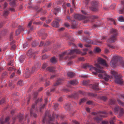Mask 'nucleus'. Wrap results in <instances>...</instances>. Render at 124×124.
<instances>
[{
	"instance_id": "nucleus-52",
	"label": "nucleus",
	"mask_w": 124,
	"mask_h": 124,
	"mask_svg": "<svg viewBox=\"0 0 124 124\" xmlns=\"http://www.w3.org/2000/svg\"><path fill=\"white\" fill-rule=\"evenodd\" d=\"M17 74H20V71L19 70H18L17 71Z\"/></svg>"
},
{
	"instance_id": "nucleus-59",
	"label": "nucleus",
	"mask_w": 124,
	"mask_h": 124,
	"mask_svg": "<svg viewBox=\"0 0 124 124\" xmlns=\"http://www.w3.org/2000/svg\"><path fill=\"white\" fill-rule=\"evenodd\" d=\"M87 104H90L91 103V102L90 101H88L87 102Z\"/></svg>"
},
{
	"instance_id": "nucleus-26",
	"label": "nucleus",
	"mask_w": 124,
	"mask_h": 124,
	"mask_svg": "<svg viewBox=\"0 0 124 124\" xmlns=\"http://www.w3.org/2000/svg\"><path fill=\"white\" fill-rule=\"evenodd\" d=\"M108 20L112 22L114 24H115V22L113 19L109 18V19H108Z\"/></svg>"
},
{
	"instance_id": "nucleus-44",
	"label": "nucleus",
	"mask_w": 124,
	"mask_h": 124,
	"mask_svg": "<svg viewBox=\"0 0 124 124\" xmlns=\"http://www.w3.org/2000/svg\"><path fill=\"white\" fill-rule=\"evenodd\" d=\"M67 5L68 7H70L71 6L70 5V3H68L67 4Z\"/></svg>"
},
{
	"instance_id": "nucleus-21",
	"label": "nucleus",
	"mask_w": 124,
	"mask_h": 124,
	"mask_svg": "<svg viewBox=\"0 0 124 124\" xmlns=\"http://www.w3.org/2000/svg\"><path fill=\"white\" fill-rule=\"evenodd\" d=\"M119 107H116L114 109V111L115 112H117L118 111V110L119 109Z\"/></svg>"
},
{
	"instance_id": "nucleus-15",
	"label": "nucleus",
	"mask_w": 124,
	"mask_h": 124,
	"mask_svg": "<svg viewBox=\"0 0 124 124\" xmlns=\"http://www.w3.org/2000/svg\"><path fill=\"white\" fill-rule=\"evenodd\" d=\"M67 75L68 76L72 77L74 75V74L71 72H69L67 73Z\"/></svg>"
},
{
	"instance_id": "nucleus-32",
	"label": "nucleus",
	"mask_w": 124,
	"mask_h": 124,
	"mask_svg": "<svg viewBox=\"0 0 124 124\" xmlns=\"http://www.w3.org/2000/svg\"><path fill=\"white\" fill-rule=\"evenodd\" d=\"M117 101L118 103L121 105H122L123 104V103L121 102L120 100H117Z\"/></svg>"
},
{
	"instance_id": "nucleus-55",
	"label": "nucleus",
	"mask_w": 124,
	"mask_h": 124,
	"mask_svg": "<svg viewBox=\"0 0 124 124\" xmlns=\"http://www.w3.org/2000/svg\"><path fill=\"white\" fill-rule=\"evenodd\" d=\"M68 106L67 105H66V106H65L64 107H65V108L66 109H68V108H67V107H68Z\"/></svg>"
},
{
	"instance_id": "nucleus-42",
	"label": "nucleus",
	"mask_w": 124,
	"mask_h": 124,
	"mask_svg": "<svg viewBox=\"0 0 124 124\" xmlns=\"http://www.w3.org/2000/svg\"><path fill=\"white\" fill-rule=\"evenodd\" d=\"M86 109L87 111L88 112H90V109L88 108H86Z\"/></svg>"
},
{
	"instance_id": "nucleus-30",
	"label": "nucleus",
	"mask_w": 124,
	"mask_h": 124,
	"mask_svg": "<svg viewBox=\"0 0 124 124\" xmlns=\"http://www.w3.org/2000/svg\"><path fill=\"white\" fill-rule=\"evenodd\" d=\"M47 70L49 71H52V68L50 67H48L47 69Z\"/></svg>"
},
{
	"instance_id": "nucleus-48",
	"label": "nucleus",
	"mask_w": 124,
	"mask_h": 124,
	"mask_svg": "<svg viewBox=\"0 0 124 124\" xmlns=\"http://www.w3.org/2000/svg\"><path fill=\"white\" fill-rule=\"evenodd\" d=\"M30 51H28V53H27V54L28 56H29L30 55Z\"/></svg>"
},
{
	"instance_id": "nucleus-25",
	"label": "nucleus",
	"mask_w": 124,
	"mask_h": 124,
	"mask_svg": "<svg viewBox=\"0 0 124 124\" xmlns=\"http://www.w3.org/2000/svg\"><path fill=\"white\" fill-rule=\"evenodd\" d=\"M120 110V115H121L124 113V110L122 108H121Z\"/></svg>"
},
{
	"instance_id": "nucleus-46",
	"label": "nucleus",
	"mask_w": 124,
	"mask_h": 124,
	"mask_svg": "<svg viewBox=\"0 0 124 124\" xmlns=\"http://www.w3.org/2000/svg\"><path fill=\"white\" fill-rule=\"evenodd\" d=\"M110 124H114V121L112 120L110 122Z\"/></svg>"
},
{
	"instance_id": "nucleus-3",
	"label": "nucleus",
	"mask_w": 124,
	"mask_h": 124,
	"mask_svg": "<svg viewBox=\"0 0 124 124\" xmlns=\"http://www.w3.org/2000/svg\"><path fill=\"white\" fill-rule=\"evenodd\" d=\"M110 31L111 34H113V35L111 36L110 38L108 39L107 41L108 42H112L115 41L116 39V36L117 34L116 31L114 29H112Z\"/></svg>"
},
{
	"instance_id": "nucleus-34",
	"label": "nucleus",
	"mask_w": 124,
	"mask_h": 124,
	"mask_svg": "<svg viewBox=\"0 0 124 124\" xmlns=\"http://www.w3.org/2000/svg\"><path fill=\"white\" fill-rule=\"evenodd\" d=\"M8 64L9 65H13V61H11L8 63Z\"/></svg>"
},
{
	"instance_id": "nucleus-4",
	"label": "nucleus",
	"mask_w": 124,
	"mask_h": 124,
	"mask_svg": "<svg viewBox=\"0 0 124 124\" xmlns=\"http://www.w3.org/2000/svg\"><path fill=\"white\" fill-rule=\"evenodd\" d=\"M98 63L106 67L108 66V65L106 63L105 61L102 59L100 58H99L98 59Z\"/></svg>"
},
{
	"instance_id": "nucleus-29",
	"label": "nucleus",
	"mask_w": 124,
	"mask_h": 124,
	"mask_svg": "<svg viewBox=\"0 0 124 124\" xmlns=\"http://www.w3.org/2000/svg\"><path fill=\"white\" fill-rule=\"evenodd\" d=\"M8 13V12L7 11H5L4 13V15L5 16H7Z\"/></svg>"
},
{
	"instance_id": "nucleus-37",
	"label": "nucleus",
	"mask_w": 124,
	"mask_h": 124,
	"mask_svg": "<svg viewBox=\"0 0 124 124\" xmlns=\"http://www.w3.org/2000/svg\"><path fill=\"white\" fill-rule=\"evenodd\" d=\"M78 46L79 47L81 48H82L83 47L81 43H79L78 44Z\"/></svg>"
},
{
	"instance_id": "nucleus-56",
	"label": "nucleus",
	"mask_w": 124,
	"mask_h": 124,
	"mask_svg": "<svg viewBox=\"0 0 124 124\" xmlns=\"http://www.w3.org/2000/svg\"><path fill=\"white\" fill-rule=\"evenodd\" d=\"M40 19L41 20H42V21H44V19H45V18H40Z\"/></svg>"
},
{
	"instance_id": "nucleus-39",
	"label": "nucleus",
	"mask_w": 124,
	"mask_h": 124,
	"mask_svg": "<svg viewBox=\"0 0 124 124\" xmlns=\"http://www.w3.org/2000/svg\"><path fill=\"white\" fill-rule=\"evenodd\" d=\"M55 10L56 11H57V12H58L59 11V12L60 11V9L59 8H57V9L56 8L55 9Z\"/></svg>"
},
{
	"instance_id": "nucleus-51",
	"label": "nucleus",
	"mask_w": 124,
	"mask_h": 124,
	"mask_svg": "<svg viewBox=\"0 0 124 124\" xmlns=\"http://www.w3.org/2000/svg\"><path fill=\"white\" fill-rule=\"evenodd\" d=\"M65 25L67 27H68L69 26V25L68 24L66 23L65 24Z\"/></svg>"
},
{
	"instance_id": "nucleus-43",
	"label": "nucleus",
	"mask_w": 124,
	"mask_h": 124,
	"mask_svg": "<svg viewBox=\"0 0 124 124\" xmlns=\"http://www.w3.org/2000/svg\"><path fill=\"white\" fill-rule=\"evenodd\" d=\"M4 6L5 7H6L7 6V3H5L4 4Z\"/></svg>"
},
{
	"instance_id": "nucleus-28",
	"label": "nucleus",
	"mask_w": 124,
	"mask_h": 124,
	"mask_svg": "<svg viewBox=\"0 0 124 124\" xmlns=\"http://www.w3.org/2000/svg\"><path fill=\"white\" fill-rule=\"evenodd\" d=\"M16 34L17 35L19 34L20 33V31L18 30H17L16 31Z\"/></svg>"
},
{
	"instance_id": "nucleus-35",
	"label": "nucleus",
	"mask_w": 124,
	"mask_h": 124,
	"mask_svg": "<svg viewBox=\"0 0 124 124\" xmlns=\"http://www.w3.org/2000/svg\"><path fill=\"white\" fill-rule=\"evenodd\" d=\"M47 57V56L46 55H43L42 57V59H44Z\"/></svg>"
},
{
	"instance_id": "nucleus-62",
	"label": "nucleus",
	"mask_w": 124,
	"mask_h": 124,
	"mask_svg": "<svg viewBox=\"0 0 124 124\" xmlns=\"http://www.w3.org/2000/svg\"><path fill=\"white\" fill-rule=\"evenodd\" d=\"M15 45H13L12 47V48H13H13H14V49H15Z\"/></svg>"
},
{
	"instance_id": "nucleus-24",
	"label": "nucleus",
	"mask_w": 124,
	"mask_h": 124,
	"mask_svg": "<svg viewBox=\"0 0 124 124\" xmlns=\"http://www.w3.org/2000/svg\"><path fill=\"white\" fill-rule=\"evenodd\" d=\"M86 101V99H83L81 100L80 101L79 103L80 104H81L83 102H84Z\"/></svg>"
},
{
	"instance_id": "nucleus-13",
	"label": "nucleus",
	"mask_w": 124,
	"mask_h": 124,
	"mask_svg": "<svg viewBox=\"0 0 124 124\" xmlns=\"http://www.w3.org/2000/svg\"><path fill=\"white\" fill-rule=\"evenodd\" d=\"M51 61L53 63H55L57 62V59L54 57H52L51 59Z\"/></svg>"
},
{
	"instance_id": "nucleus-64",
	"label": "nucleus",
	"mask_w": 124,
	"mask_h": 124,
	"mask_svg": "<svg viewBox=\"0 0 124 124\" xmlns=\"http://www.w3.org/2000/svg\"><path fill=\"white\" fill-rule=\"evenodd\" d=\"M122 65L124 67V62H123L122 63Z\"/></svg>"
},
{
	"instance_id": "nucleus-63",
	"label": "nucleus",
	"mask_w": 124,
	"mask_h": 124,
	"mask_svg": "<svg viewBox=\"0 0 124 124\" xmlns=\"http://www.w3.org/2000/svg\"><path fill=\"white\" fill-rule=\"evenodd\" d=\"M121 4H124V1H122L121 2Z\"/></svg>"
},
{
	"instance_id": "nucleus-54",
	"label": "nucleus",
	"mask_w": 124,
	"mask_h": 124,
	"mask_svg": "<svg viewBox=\"0 0 124 124\" xmlns=\"http://www.w3.org/2000/svg\"><path fill=\"white\" fill-rule=\"evenodd\" d=\"M43 42H41L40 43V46H42L43 45Z\"/></svg>"
},
{
	"instance_id": "nucleus-53",
	"label": "nucleus",
	"mask_w": 124,
	"mask_h": 124,
	"mask_svg": "<svg viewBox=\"0 0 124 124\" xmlns=\"http://www.w3.org/2000/svg\"><path fill=\"white\" fill-rule=\"evenodd\" d=\"M64 30V28H61L59 29V30L60 31H62Z\"/></svg>"
},
{
	"instance_id": "nucleus-6",
	"label": "nucleus",
	"mask_w": 124,
	"mask_h": 124,
	"mask_svg": "<svg viewBox=\"0 0 124 124\" xmlns=\"http://www.w3.org/2000/svg\"><path fill=\"white\" fill-rule=\"evenodd\" d=\"M115 82L118 84L121 85L123 83L122 80L121 78H118L116 77L115 79Z\"/></svg>"
},
{
	"instance_id": "nucleus-1",
	"label": "nucleus",
	"mask_w": 124,
	"mask_h": 124,
	"mask_svg": "<svg viewBox=\"0 0 124 124\" xmlns=\"http://www.w3.org/2000/svg\"><path fill=\"white\" fill-rule=\"evenodd\" d=\"M95 66L97 67V68L93 67L92 65H85V66L84 67V68H88L90 70H94L97 72L102 73V74H99L98 76L100 78L103 79V77L104 76V74L105 73L101 69H101L102 68L100 67L99 65L98 64H95Z\"/></svg>"
},
{
	"instance_id": "nucleus-2",
	"label": "nucleus",
	"mask_w": 124,
	"mask_h": 124,
	"mask_svg": "<svg viewBox=\"0 0 124 124\" xmlns=\"http://www.w3.org/2000/svg\"><path fill=\"white\" fill-rule=\"evenodd\" d=\"M88 50V49H84L83 51H84V52L81 53L79 50L78 49H75L73 50H70V51L65 52H63L62 54L60 55V57L62 58V57L65 54L68 55L69 54H71L75 53L76 54H81L82 55H85L86 54H87L86 52Z\"/></svg>"
},
{
	"instance_id": "nucleus-20",
	"label": "nucleus",
	"mask_w": 124,
	"mask_h": 124,
	"mask_svg": "<svg viewBox=\"0 0 124 124\" xmlns=\"http://www.w3.org/2000/svg\"><path fill=\"white\" fill-rule=\"evenodd\" d=\"M95 50L97 52H99L101 51L100 49L98 47L96 48L95 49Z\"/></svg>"
},
{
	"instance_id": "nucleus-57",
	"label": "nucleus",
	"mask_w": 124,
	"mask_h": 124,
	"mask_svg": "<svg viewBox=\"0 0 124 124\" xmlns=\"http://www.w3.org/2000/svg\"><path fill=\"white\" fill-rule=\"evenodd\" d=\"M74 0H72V4L73 5H74Z\"/></svg>"
},
{
	"instance_id": "nucleus-40",
	"label": "nucleus",
	"mask_w": 124,
	"mask_h": 124,
	"mask_svg": "<svg viewBox=\"0 0 124 124\" xmlns=\"http://www.w3.org/2000/svg\"><path fill=\"white\" fill-rule=\"evenodd\" d=\"M31 24H32V22L31 21L28 24V26L29 27H30L31 26Z\"/></svg>"
},
{
	"instance_id": "nucleus-36",
	"label": "nucleus",
	"mask_w": 124,
	"mask_h": 124,
	"mask_svg": "<svg viewBox=\"0 0 124 124\" xmlns=\"http://www.w3.org/2000/svg\"><path fill=\"white\" fill-rule=\"evenodd\" d=\"M73 122L75 124H79L78 122L76 120H74L73 121Z\"/></svg>"
},
{
	"instance_id": "nucleus-16",
	"label": "nucleus",
	"mask_w": 124,
	"mask_h": 124,
	"mask_svg": "<svg viewBox=\"0 0 124 124\" xmlns=\"http://www.w3.org/2000/svg\"><path fill=\"white\" fill-rule=\"evenodd\" d=\"M98 85L99 84L98 83H97L96 85H94L92 87L95 90H98Z\"/></svg>"
},
{
	"instance_id": "nucleus-60",
	"label": "nucleus",
	"mask_w": 124,
	"mask_h": 124,
	"mask_svg": "<svg viewBox=\"0 0 124 124\" xmlns=\"http://www.w3.org/2000/svg\"><path fill=\"white\" fill-rule=\"evenodd\" d=\"M82 12L83 14H86V13H85V12L84 11H82Z\"/></svg>"
},
{
	"instance_id": "nucleus-8",
	"label": "nucleus",
	"mask_w": 124,
	"mask_h": 124,
	"mask_svg": "<svg viewBox=\"0 0 124 124\" xmlns=\"http://www.w3.org/2000/svg\"><path fill=\"white\" fill-rule=\"evenodd\" d=\"M52 26L55 27H57L59 26V23L55 21L52 24Z\"/></svg>"
},
{
	"instance_id": "nucleus-33",
	"label": "nucleus",
	"mask_w": 124,
	"mask_h": 124,
	"mask_svg": "<svg viewBox=\"0 0 124 124\" xmlns=\"http://www.w3.org/2000/svg\"><path fill=\"white\" fill-rule=\"evenodd\" d=\"M27 43H25L23 45V47L24 48H25L27 47Z\"/></svg>"
},
{
	"instance_id": "nucleus-14",
	"label": "nucleus",
	"mask_w": 124,
	"mask_h": 124,
	"mask_svg": "<svg viewBox=\"0 0 124 124\" xmlns=\"http://www.w3.org/2000/svg\"><path fill=\"white\" fill-rule=\"evenodd\" d=\"M118 20L120 22H123L124 21V18L123 16H120L118 17Z\"/></svg>"
},
{
	"instance_id": "nucleus-5",
	"label": "nucleus",
	"mask_w": 124,
	"mask_h": 124,
	"mask_svg": "<svg viewBox=\"0 0 124 124\" xmlns=\"http://www.w3.org/2000/svg\"><path fill=\"white\" fill-rule=\"evenodd\" d=\"M115 57H114L113 59L110 62V65L113 67H116L117 61L115 59Z\"/></svg>"
},
{
	"instance_id": "nucleus-49",
	"label": "nucleus",
	"mask_w": 124,
	"mask_h": 124,
	"mask_svg": "<svg viewBox=\"0 0 124 124\" xmlns=\"http://www.w3.org/2000/svg\"><path fill=\"white\" fill-rule=\"evenodd\" d=\"M55 76L54 75H53L51 76L50 77V78L52 79L54 77H55Z\"/></svg>"
},
{
	"instance_id": "nucleus-17",
	"label": "nucleus",
	"mask_w": 124,
	"mask_h": 124,
	"mask_svg": "<svg viewBox=\"0 0 124 124\" xmlns=\"http://www.w3.org/2000/svg\"><path fill=\"white\" fill-rule=\"evenodd\" d=\"M111 74L115 76H116V75L117 74V72L114 70H112L111 71Z\"/></svg>"
},
{
	"instance_id": "nucleus-61",
	"label": "nucleus",
	"mask_w": 124,
	"mask_h": 124,
	"mask_svg": "<svg viewBox=\"0 0 124 124\" xmlns=\"http://www.w3.org/2000/svg\"><path fill=\"white\" fill-rule=\"evenodd\" d=\"M94 73V74L95 75H96L97 74V73L96 72H93Z\"/></svg>"
},
{
	"instance_id": "nucleus-45",
	"label": "nucleus",
	"mask_w": 124,
	"mask_h": 124,
	"mask_svg": "<svg viewBox=\"0 0 124 124\" xmlns=\"http://www.w3.org/2000/svg\"><path fill=\"white\" fill-rule=\"evenodd\" d=\"M62 100V99L61 98H60L58 100V101H61Z\"/></svg>"
},
{
	"instance_id": "nucleus-10",
	"label": "nucleus",
	"mask_w": 124,
	"mask_h": 124,
	"mask_svg": "<svg viewBox=\"0 0 124 124\" xmlns=\"http://www.w3.org/2000/svg\"><path fill=\"white\" fill-rule=\"evenodd\" d=\"M83 15H79V14H77L75 16V18L78 19H79L80 18L84 19L85 18V17H82V16Z\"/></svg>"
},
{
	"instance_id": "nucleus-58",
	"label": "nucleus",
	"mask_w": 124,
	"mask_h": 124,
	"mask_svg": "<svg viewBox=\"0 0 124 124\" xmlns=\"http://www.w3.org/2000/svg\"><path fill=\"white\" fill-rule=\"evenodd\" d=\"M15 75V73H13L11 75V77H13V76L14 75Z\"/></svg>"
},
{
	"instance_id": "nucleus-22",
	"label": "nucleus",
	"mask_w": 124,
	"mask_h": 124,
	"mask_svg": "<svg viewBox=\"0 0 124 124\" xmlns=\"http://www.w3.org/2000/svg\"><path fill=\"white\" fill-rule=\"evenodd\" d=\"M8 70H14L15 69L14 67H10L8 68Z\"/></svg>"
},
{
	"instance_id": "nucleus-19",
	"label": "nucleus",
	"mask_w": 124,
	"mask_h": 124,
	"mask_svg": "<svg viewBox=\"0 0 124 124\" xmlns=\"http://www.w3.org/2000/svg\"><path fill=\"white\" fill-rule=\"evenodd\" d=\"M23 61V58L22 56H21L19 58V61L20 62L22 63Z\"/></svg>"
},
{
	"instance_id": "nucleus-11",
	"label": "nucleus",
	"mask_w": 124,
	"mask_h": 124,
	"mask_svg": "<svg viewBox=\"0 0 124 124\" xmlns=\"http://www.w3.org/2000/svg\"><path fill=\"white\" fill-rule=\"evenodd\" d=\"M69 83L70 84L73 85H76L78 83V82L76 80H74L71 81Z\"/></svg>"
},
{
	"instance_id": "nucleus-23",
	"label": "nucleus",
	"mask_w": 124,
	"mask_h": 124,
	"mask_svg": "<svg viewBox=\"0 0 124 124\" xmlns=\"http://www.w3.org/2000/svg\"><path fill=\"white\" fill-rule=\"evenodd\" d=\"M36 67H33L32 69V72H33L35 70H37L38 69V68H36Z\"/></svg>"
},
{
	"instance_id": "nucleus-50",
	"label": "nucleus",
	"mask_w": 124,
	"mask_h": 124,
	"mask_svg": "<svg viewBox=\"0 0 124 124\" xmlns=\"http://www.w3.org/2000/svg\"><path fill=\"white\" fill-rule=\"evenodd\" d=\"M0 122L1 124H4V122L1 120H0Z\"/></svg>"
},
{
	"instance_id": "nucleus-41",
	"label": "nucleus",
	"mask_w": 124,
	"mask_h": 124,
	"mask_svg": "<svg viewBox=\"0 0 124 124\" xmlns=\"http://www.w3.org/2000/svg\"><path fill=\"white\" fill-rule=\"evenodd\" d=\"M109 52L108 50L107 49H105V52L106 53H108Z\"/></svg>"
},
{
	"instance_id": "nucleus-27",
	"label": "nucleus",
	"mask_w": 124,
	"mask_h": 124,
	"mask_svg": "<svg viewBox=\"0 0 124 124\" xmlns=\"http://www.w3.org/2000/svg\"><path fill=\"white\" fill-rule=\"evenodd\" d=\"M124 12V7L123 8V9H122L120 10L119 11V13L121 14H122Z\"/></svg>"
},
{
	"instance_id": "nucleus-38",
	"label": "nucleus",
	"mask_w": 124,
	"mask_h": 124,
	"mask_svg": "<svg viewBox=\"0 0 124 124\" xmlns=\"http://www.w3.org/2000/svg\"><path fill=\"white\" fill-rule=\"evenodd\" d=\"M9 119V117H7L5 119V122H7Z\"/></svg>"
},
{
	"instance_id": "nucleus-47",
	"label": "nucleus",
	"mask_w": 124,
	"mask_h": 124,
	"mask_svg": "<svg viewBox=\"0 0 124 124\" xmlns=\"http://www.w3.org/2000/svg\"><path fill=\"white\" fill-rule=\"evenodd\" d=\"M35 107V105H33L32 106V107H31V110H32L33 109V108H34Z\"/></svg>"
},
{
	"instance_id": "nucleus-31",
	"label": "nucleus",
	"mask_w": 124,
	"mask_h": 124,
	"mask_svg": "<svg viewBox=\"0 0 124 124\" xmlns=\"http://www.w3.org/2000/svg\"><path fill=\"white\" fill-rule=\"evenodd\" d=\"M102 124H107L108 123L107 121H103L102 122Z\"/></svg>"
},
{
	"instance_id": "nucleus-9",
	"label": "nucleus",
	"mask_w": 124,
	"mask_h": 124,
	"mask_svg": "<svg viewBox=\"0 0 124 124\" xmlns=\"http://www.w3.org/2000/svg\"><path fill=\"white\" fill-rule=\"evenodd\" d=\"M30 72L29 69H27L25 71L24 74L26 75V77H28L30 74Z\"/></svg>"
},
{
	"instance_id": "nucleus-7",
	"label": "nucleus",
	"mask_w": 124,
	"mask_h": 124,
	"mask_svg": "<svg viewBox=\"0 0 124 124\" xmlns=\"http://www.w3.org/2000/svg\"><path fill=\"white\" fill-rule=\"evenodd\" d=\"M91 4L93 7L91 8V9L93 11H96L97 9L94 8H93V7H95L97 4V2L95 1H94Z\"/></svg>"
},
{
	"instance_id": "nucleus-18",
	"label": "nucleus",
	"mask_w": 124,
	"mask_h": 124,
	"mask_svg": "<svg viewBox=\"0 0 124 124\" xmlns=\"http://www.w3.org/2000/svg\"><path fill=\"white\" fill-rule=\"evenodd\" d=\"M23 84V81L21 80L19 81H18L17 85H22Z\"/></svg>"
},
{
	"instance_id": "nucleus-12",
	"label": "nucleus",
	"mask_w": 124,
	"mask_h": 124,
	"mask_svg": "<svg viewBox=\"0 0 124 124\" xmlns=\"http://www.w3.org/2000/svg\"><path fill=\"white\" fill-rule=\"evenodd\" d=\"M109 78V76L106 74L105 73L104 74V76L103 77V79L107 81L108 80Z\"/></svg>"
}]
</instances>
